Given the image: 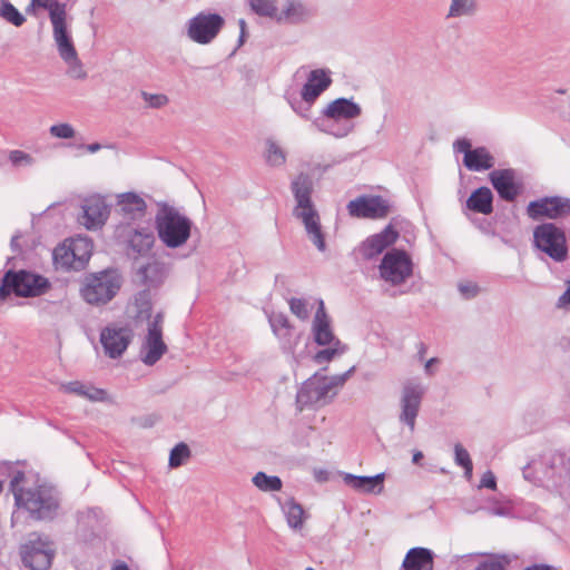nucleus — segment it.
Wrapping results in <instances>:
<instances>
[{
	"label": "nucleus",
	"mask_w": 570,
	"mask_h": 570,
	"mask_svg": "<svg viewBox=\"0 0 570 570\" xmlns=\"http://www.w3.org/2000/svg\"><path fill=\"white\" fill-rule=\"evenodd\" d=\"M94 245L90 238L77 236L63 242L53 250L56 265L66 269H82L92 255Z\"/></svg>",
	"instance_id": "0eeeda50"
},
{
	"label": "nucleus",
	"mask_w": 570,
	"mask_h": 570,
	"mask_svg": "<svg viewBox=\"0 0 570 570\" xmlns=\"http://www.w3.org/2000/svg\"><path fill=\"white\" fill-rule=\"evenodd\" d=\"M21 554L24 566L33 570H47L53 558L49 544L38 542L24 544Z\"/></svg>",
	"instance_id": "aec40b11"
},
{
	"label": "nucleus",
	"mask_w": 570,
	"mask_h": 570,
	"mask_svg": "<svg viewBox=\"0 0 570 570\" xmlns=\"http://www.w3.org/2000/svg\"><path fill=\"white\" fill-rule=\"evenodd\" d=\"M460 291L462 294L466 296H474L478 292V287L475 285L469 284V285H461Z\"/></svg>",
	"instance_id": "09e8293b"
},
{
	"label": "nucleus",
	"mask_w": 570,
	"mask_h": 570,
	"mask_svg": "<svg viewBox=\"0 0 570 570\" xmlns=\"http://www.w3.org/2000/svg\"><path fill=\"white\" fill-rule=\"evenodd\" d=\"M438 358L435 357H432L430 358L426 363H425V371L430 373L431 371V366H433V364L438 363Z\"/></svg>",
	"instance_id": "5fc2aeb1"
},
{
	"label": "nucleus",
	"mask_w": 570,
	"mask_h": 570,
	"mask_svg": "<svg viewBox=\"0 0 570 570\" xmlns=\"http://www.w3.org/2000/svg\"><path fill=\"white\" fill-rule=\"evenodd\" d=\"M150 267H151V266L149 265V266H147V267L142 268V271H141V272H142V274H144V276H145V277H147V272H148V268H150Z\"/></svg>",
	"instance_id": "052dcab7"
},
{
	"label": "nucleus",
	"mask_w": 570,
	"mask_h": 570,
	"mask_svg": "<svg viewBox=\"0 0 570 570\" xmlns=\"http://www.w3.org/2000/svg\"><path fill=\"white\" fill-rule=\"evenodd\" d=\"M289 308L294 315H296L301 320H307L309 315V311L307 307V303L302 298H291L289 299Z\"/></svg>",
	"instance_id": "79ce46f5"
},
{
	"label": "nucleus",
	"mask_w": 570,
	"mask_h": 570,
	"mask_svg": "<svg viewBox=\"0 0 570 570\" xmlns=\"http://www.w3.org/2000/svg\"><path fill=\"white\" fill-rule=\"evenodd\" d=\"M535 246L556 262H563L568 256L566 235L553 224H542L533 232Z\"/></svg>",
	"instance_id": "6e6552de"
},
{
	"label": "nucleus",
	"mask_w": 570,
	"mask_h": 570,
	"mask_svg": "<svg viewBox=\"0 0 570 570\" xmlns=\"http://www.w3.org/2000/svg\"><path fill=\"white\" fill-rule=\"evenodd\" d=\"M253 483L262 491H279L282 489V481L278 476L267 475L264 472H258L253 478Z\"/></svg>",
	"instance_id": "473e14b6"
},
{
	"label": "nucleus",
	"mask_w": 570,
	"mask_h": 570,
	"mask_svg": "<svg viewBox=\"0 0 570 570\" xmlns=\"http://www.w3.org/2000/svg\"><path fill=\"white\" fill-rule=\"evenodd\" d=\"M99 148H100V146L98 144L88 146V150L91 153L97 151Z\"/></svg>",
	"instance_id": "13d9d810"
},
{
	"label": "nucleus",
	"mask_w": 570,
	"mask_h": 570,
	"mask_svg": "<svg viewBox=\"0 0 570 570\" xmlns=\"http://www.w3.org/2000/svg\"><path fill=\"white\" fill-rule=\"evenodd\" d=\"M425 353H426V346L421 343L420 346H419V351H417L420 360L424 358Z\"/></svg>",
	"instance_id": "864d4df0"
},
{
	"label": "nucleus",
	"mask_w": 570,
	"mask_h": 570,
	"mask_svg": "<svg viewBox=\"0 0 570 570\" xmlns=\"http://www.w3.org/2000/svg\"><path fill=\"white\" fill-rule=\"evenodd\" d=\"M266 160L272 166H281L285 163L286 156L279 146H277L274 141H268Z\"/></svg>",
	"instance_id": "58836bf2"
},
{
	"label": "nucleus",
	"mask_w": 570,
	"mask_h": 570,
	"mask_svg": "<svg viewBox=\"0 0 570 570\" xmlns=\"http://www.w3.org/2000/svg\"><path fill=\"white\" fill-rule=\"evenodd\" d=\"M50 134L57 138H72L75 130L69 124H58L50 127Z\"/></svg>",
	"instance_id": "37998d69"
},
{
	"label": "nucleus",
	"mask_w": 570,
	"mask_h": 570,
	"mask_svg": "<svg viewBox=\"0 0 570 570\" xmlns=\"http://www.w3.org/2000/svg\"><path fill=\"white\" fill-rule=\"evenodd\" d=\"M120 285L118 275L105 271L88 275L82 283L80 294L90 305H104L116 296Z\"/></svg>",
	"instance_id": "39448f33"
},
{
	"label": "nucleus",
	"mask_w": 570,
	"mask_h": 570,
	"mask_svg": "<svg viewBox=\"0 0 570 570\" xmlns=\"http://www.w3.org/2000/svg\"><path fill=\"white\" fill-rule=\"evenodd\" d=\"M0 16L17 27L24 22V17L9 2L2 3Z\"/></svg>",
	"instance_id": "e433bc0d"
},
{
	"label": "nucleus",
	"mask_w": 570,
	"mask_h": 570,
	"mask_svg": "<svg viewBox=\"0 0 570 570\" xmlns=\"http://www.w3.org/2000/svg\"><path fill=\"white\" fill-rule=\"evenodd\" d=\"M525 570H556V569L548 567V566H534V567L528 568Z\"/></svg>",
	"instance_id": "6e6d98bb"
},
{
	"label": "nucleus",
	"mask_w": 570,
	"mask_h": 570,
	"mask_svg": "<svg viewBox=\"0 0 570 570\" xmlns=\"http://www.w3.org/2000/svg\"><path fill=\"white\" fill-rule=\"evenodd\" d=\"M331 345L332 346L330 348L322 350L315 354L314 361L317 364L331 362L336 355H340L345 351V346L342 345L340 341H335Z\"/></svg>",
	"instance_id": "c9c22d12"
},
{
	"label": "nucleus",
	"mask_w": 570,
	"mask_h": 570,
	"mask_svg": "<svg viewBox=\"0 0 570 570\" xmlns=\"http://www.w3.org/2000/svg\"><path fill=\"white\" fill-rule=\"evenodd\" d=\"M166 351L167 346L163 341V315L157 314L148 327L146 354L142 360L146 364L153 365L165 354Z\"/></svg>",
	"instance_id": "a211bd4d"
},
{
	"label": "nucleus",
	"mask_w": 570,
	"mask_h": 570,
	"mask_svg": "<svg viewBox=\"0 0 570 570\" xmlns=\"http://www.w3.org/2000/svg\"><path fill=\"white\" fill-rule=\"evenodd\" d=\"M250 8L259 16L274 19L279 16L274 0H250Z\"/></svg>",
	"instance_id": "72a5a7b5"
},
{
	"label": "nucleus",
	"mask_w": 570,
	"mask_h": 570,
	"mask_svg": "<svg viewBox=\"0 0 570 570\" xmlns=\"http://www.w3.org/2000/svg\"><path fill=\"white\" fill-rule=\"evenodd\" d=\"M490 180L502 199L512 202L519 195L520 186L512 169L493 170L490 174Z\"/></svg>",
	"instance_id": "412c9836"
},
{
	"label": "nucleus",
	"mask_w": 570,
	"mask_h": 570,
	"mask_svg": "<svg viewBox=\"0 0 570 570\" xmlns=\"http://www.w3.org/2000/svg\"><path fill=\"white\" fill-rule=\"evenodd\" d=\"M239 26H240L242 35H244L246 22L242 19V20H239Z\"/></svg>",
	"instance_id": "bf43d9fd"
},
{
	"label": "nucleus",
	"mask_w": 570,
	"mask_h": 570,
	"mask_svg": "<svg viewBox=\"0 0 570 570\" xmlns=\"http://www.w3.org/2000/svg\"><path fill=\"white\" fill-rule=\"evenodd\" d=\"M278 325L285 328H289V323L284 316H279L274 320L273 326L276 327Z\"/></svg>",
	"instance_id": "3c124183"
},
{
	"label": "nucleus",
	"mask_w": 570,
	"mask_h": 570,
	"mask_svg": "<svg viewBox=\"0 0 570 570\" xmlns=\"http://www.w3.org/2000/svg\"><path fill=\"white\" fill-rule=\"evenodd\" d=\"M23 480V474L19 473L11 481L17 505L28 510L37 519L50 518L58 508L52 492L43 485L20 487Z\"/></svg>",
	"instance_id": "f03ea898"
},
{
	"label": "nucleus",
	"mask_w": 570,
	"mask_h": 570,
	"mask_svg": "<svg viewBox=\"0 0 570 570\" xmlns=\"http://www.w3.org/2000/svg\"><path fill=\"white\" fill-rule=\"evenodd\" d=\"M117 235L138 254H145L154 245L155 237L150 228H132L130 226H118Z\"/></svg>",
	"instance_id": "6ab92c4d"
},
{
	"label": "nucleus",
	"mask_w": 570,
	"mask_h": 570,
	"mask_svg": "<svg viewBox=\"0 0 570 570\" xmlns=\"http://www.w3.org/2000/svg\"><path fill=\"white\" fill-rule=\"evenodd\" d=\"M33 6H38L49 10L50 20L52 21V12L60 9L63 13L66 12V4L55 2L53 0H32Z\"/></svg>",
	"instance_id": "a18cd8bd"
},
{
	"label": "nucleus",
	"mask_w": 570,
	"mask_h": 570,
	"mask_svg": "<svg viewBox=\"0 0 570 570\" xmlns=\"http://www.w3.org/2000/svg\"><path fill=\"white\" fill-rule=\"evenodd\" d=\"M379 269L385 282L400 285L412 275V261L406 252L392 249L384 255Z\"/></svg>",
	"instance_id": "1a4fd4ad"
},
{
	"label": "nucleus",
	"mask_w": 570,
	"mask_h": 570,
	"mask_svg": "<svg viewBox=\"0 0 570 570\" xmlns=\"http://www.w3.org/2000/svg\"><path fill=\"white\" fill-rule=\"evenodd\" d=\"M109 215L110 208L106 199L99 195H91L83 202L80 223L87 229H99L106 224Z\"/></svg>",
	"instance_id": "f3484780"
},
{
	"label": "nucleus",
	"mask_w": 570,
	"mask_h": 570,
	"mask_svg": "<svg viewBox=\"0 0 570 570\" xmlns=\"http://www.w3.org/2000/svg\"><path fill=\"white\" fill-rule=\"evenodd\" d=\"M156 223L158 236L167 247H179L190 236L191 222L174 208L164 209Z\"/></svg>",
	"instance_id": "20e7f679"
},
{
	"label": "nucleus",
	"mask_w": 570,
	"mask_h": 570,
	"mask_svg": "<svg viewBox=\"0 0 570 570\" xmlns=\"http://www.w3.org/2000/svg\"><path fill=\"white\" fill-rule=\"evenodd\" d=\"M473 10H474V1L473 0H452L449 16L458 17V16L469 14Z\"/></svg>",
	"instance_id": "a19ab883"
},
{
	"label": "nucleus",
	"mask_w": 570,
	"mask_h": 570,
	"mask_svg": "<svg viewBox=\"0 0 570 570\" xmlns=\"http://www.w3.org/2000/svg\"><path fill=\"white\" fill-rule=\"evenodd\" d=\"M360 114L361 108L356 104L344 98L332 101L325 110L326 117L332 119H353L360 116Z\"/></svg>",
	"instance_id": "cd10ccee"
},
{
	"label": "nucleus",
	"mask_w": 570,
	"mask_h": 570,
	"mask_svg": "<svg viewBox=\"0 0 570 570\" xmlns=\"http://www.w3.org/2000/svg\"><path fill=\"white\" fill-rule=\"evenodd\" d=\"M111 570H130L124 561H117Z\"/></svg>",
	"instance_id": "603ef678"
},
{
	"label": "nucleus",
	"mask_w": 570,
	"mask_h": 570,
	"mask_svg": "<svg viewBox=\"0 0 570 570\" xmlns=\"http://www.w3.org/2000/svg\"><path fill=\"white\" fill-rule=\"evenodd\" d=\"M292 190L296 199L295 215L302 219L312 242L320 250L325 249V240L321 230L318 215L312 204V180L305 174H299L292 183Z\"/></svg>",
	"instance_id": "f257e3e1"
},
{
	"label": "nucleus",
	"mask_w": 570,
	"mask_h": 570,
	"mask_svg": "<svg viewBox=\"0 0 570 570\" xmlns=\"http://www.w3.org/2000/svg\"><path fill=\"white\" fill-rule=\"evenodd\" d=\"M570 304V282L567 291L560 296L559 298V305L560 306H567Z\"/></svg>",
	"instance_id": "8fccbe9b"
},
{
	"label": "nucleus",
	"mask_w": 570,
	"mask_h": 570,
	"mask_svg": "<svg viewBox=\"0 0 570 570\" xmlns=\"http://www.w3.org/2000/svg\"><path fill=\"white\" fill-rule=\"evenodd\" d=\"M9 159L13 166H28L32 164L31 156L22 150H11Z\"/></svg>",
	"instance_id": "c03bdc74"
},
{
	"label": "nucleus",
	"mask_w": 570,
	"mask_h": 570,
	"mask_svg": "<svg viewBox=\"0 0 570 570\" xmlns=\"http://www.w3.org/2000/svg\"><path fill=\"white\" fill-rule=\"evenodd\" d=\"M224 24V19L215 13H200L193 18L188 27V36L195 42L208 43L219 32Z\"/></svg>",
	"instance_id": "ddd939ff"
},
{
	"label": "nucleus",
	"mask_w": 570,
	"mask_h": 570,
	"mask_svg": "<svg viewBox=\"0 0 570 570\" xmlns=\"http://www.w3.org/2000/svg\"><path fill=\"white\" fill-rule=\"evenodd\" d=\"M190 455V451L185 443L177 444L170 452L169 465L171 468H178L187 460Z\"/></svg>",
	"instance_id": "ea45409f"
},
{
	"label": "nucleus",
	"mask_w": 570,
	"mask_h": 570,
	"mask_svg": "<svg viewBox=\"0 0 570 570\" xmlns=\"http://www.w3.org/2000/svg\"><path fill=\"white\" fill-rule=\"evenodd\" d=\"M453 147L455 151L464 154L463 165L469 170L482 171L494 166V158L485 147L472 149L470 140L465 138L458 139Z\"/></svg>",
	"instance_id": "2eb2a0df"
},
{
	"label": "nucleus",
	"mask_w": 570,
	"mask_h": 570,
	"mask_svg": "<svg viewBox=\"0 0 570 570\" xmlns=\"http://www.w3.org/2000/svg\"><path fill=\"white\" fill-rule=\"evenodd\" d=\"M352 370L341 375L334 376H318L314 375L307 380L302 389L298 391L296 401L303 410L304 406L316 404L330 394H336L346 382Z\"/></svg>",
	"instance_id": "423d86ee"
},
{
	"label": "nucleus",
	"mask_w": 570,
	"mask_h": 570,
	"mask_svg": "<svg viewBox=\"0 0 570 570\" xmlns=\"http://www.w3.org/2000/svg\"><path fill=\"white\" fill-rule=\"evenodd\" d=\"M62 392L68 394H76L89 401H102L106 397V392L94 386H88L79 381L69 382L61 386Z\"/></svg>",
	"instance_id": "c756f323"
},
{
	"label": "nucleus",
	"mask_w": 570,
	"mask_h": 570,
	"mask_svg": "<svg viewBox=\"0 0 570 570\" xmlns=\"http://www.w3.org/2000/svg\"><path fill=\"white\" fill-rule=\"evenodd\" d=\"M527 214L537 220L540 218L557 219L570 214V202L560 197H546L529 203Z\"/></svg>",
	"instance_id": "4468645a"
},
{
	"label": "nucleus",
	"mask_w": 570,
	"mask_h": 570,
	"mask_svg": "<svg viewBox=\"0 0 570 570\" xmlns=\"http://www.w3.org/2000/svg\"><path fill=\"white\" fill-rule=\"evenodd\" d=\"M286 520L291 528L297 530L302 529L305 520L304 509L296 502L289 501L286 503Z\"/></svg>",
	"instance_id": "2f4dec72"
},
{
	"label": "nucleus",
	"mask_w": 570,
	"mask_h": 570,
	"mask_svg": "<svg viewBox=\"0 0 570 570\" xmlns=\"http://www.w3.org/2000/svg\"><path fill=\"white\" fill-rule=\"evenodd\" d=\"M422 458H423L422 452L417 451V452H415V453L413 454V462H414V463H419V462L422 460Z\"/></svg>",
	"instance_id": "4d7b16f0"
},
{
	"label": "nucleus",
	"mask_w": 570,
	"mask_h": 570,
	"mask_svg": "<svg viewBox=\"0 0 570 570\" xmlns=\"http://www.w3.org/2000/svg\"><path fill=\"white\" fill-rule=\"evenodd\" d=\"M481 487L491 489V490H495L497 481H495V476L493 475L492 472L488 471L483 474V476L481 479Z\"/></svg>",
	"instance_id": "de8ad7c7"
},
{
	"label": "nucleus",
	"mask_w": 570,
	"mask_h": 570,
	"mask_svg": "<svg viewBox=\"0 0 570 570\" xmlns=\"http://www.w3.org/2000/svg\"><path fill=\"white\" fill-rule=\"evenodd\" d=\"M142 96H144L145 101L148 102V105L154 108L163 107V106L167 105V102H168L167 96L161 95V94L149 95V94L144 92Z\"/></svg>",
	"instance_id": "49530a36"
},
{
	"label": "nucleus",
	"mask_w": 570,
	"mask_h": 570,
	"mask_svg": "<svg viewBox=\"0 0 570 570\" xmlns=\"http://www.w3.org/2000/svg\"><path fill=\"white\" fill-rule=\"evenodd\" d=\"M332 80L323 69L311 71L307 82L302 89V98L306 102H314L315 99L331 85Z\"/></svg>",
	"instance_id": "5701e85b"
},
{
	"label": "nucleus",
	"mask_w": 570,
	"mask_h": 570,
	"mask_svg": "<svg viewBox=\"0 0 570 570\" xmlns=\"http://www.w3.org/2000/svg\"><path fill=\"white\" fill-rule=\"evenodd\" d=\"M313 333L318 345H330L336 341L330 327V321L322 299L318 302V308L315 313Z\"/></svg>",
	"instance_id": "b1692460"
},
{
	"label": "nucleus",
	"mask_w": 570,
	"mask_h": 570,
	"mask_svg": "<svg viewBox=\"0 0 570 570\" xmlns=\"http://www.w3.org/2000/svg\"><path fill=\"white\" fill-rule=\"evenodd\" d=\"M403 570H433V556L429 549L412 548L407 551L403 563Z\"/></svg>",
	"instance_id": "bb28decb"
},
{
	"label": "nucleus",
	"mask_w": 570,
	"mask_h": 570,
	"mask_svg": "<svg viewBox=\"0 0 570 570\" xmlns=\"http://www.w3.org/2000/svg\"><path fill=\"white\" fill-rule=\"evenodd\" d=\"M423 391L416 385H406L402 394L401 420L405 422L410 430L415 428V419L420 409Z\"/></svg>",
	"instance_id": "4be33fe9"
},
{
	"label": "nucleus",
	"mask_w": 570,
	"mask_h": 570,
	"mask_svg": "<svg viewBox=\"0 0 570 570\" xmlns=\"http://www.w3.org/2000/svg\"><path fill=\"white\" fill-rule=\"evenodd\" d=\"M508 564V560L503 556H489L482 560L475 570H504Z\"/></svg>",
	"instance_id": "4c0bfd02"
},
{
	"label": "nucleus",
	"mask_w": 570,
	"mask_h": 570,
	"mask_svg": "<svg viewBox=\"0 0 570 570\" xmlns=\"http://www.w3.org/2000/svg\"><path fill=\"white\" fill-rule=\"evenodd\" d=\"M118 210L124 218L137 219L145 215V200L134 193H126L118 198Z\"/></svg>",
	"instance_id": "393cba45"
},
{
	"label": "nucleus",
	"mask_w": 570,
	"mask_h": 570,
	"mask_svg": "<svg viewBox=\"0 0 570 570\" xmlns=\"http://www.w3.org/2000/svg\"><path fill=\"white\" fill-rule=\"evenodd\" d=\"M350 216L365 219H382L390 213V205L382 196L363 195L351 200L347 206Z\"/></svg>",
	"instance_id": "9d476101"
},
{
	"label": "nucleus",
	"mask_w": 570,
	"mask_h": 570,
	"mask_svg": "<svg viewBox=\"0 0 570 570\" xmlns=\"http://www.w3.org/2000/svg\"><path fill=\"white\" fill-rule=\"evenodd\" d=\"M52 12L53 38L60 57L69 65L78 63V56L75 46L67 32V13L60 9Z\"/></svg>",
	"instance_id": "dca6fc26"
},
{
	"label": "nucleus",
	"mask_w": 570,
	"mask_h": 570,
	"mask_svg": "<svg viewBox=\"0 0 570 570\" xmlns=\"http://www.w3.org/2000/svg\"><path fill=\"white\" fill-rule=\"evenodd\" d=\"M384 479L385 474L379 473L374 476H357L347 474L344 480L350 487L360 492L381 493L384 489Z\"/></svg>",
	"instance_id": "a878e982"
},
{
	"label": "nucleus",
	"mask_w": 570,
	"mask_h": 570,
	"mask_svg": "<svg viewBox=\"0 0 570 570\" xmlns=\"http://www.w3.org/2000/svg\"><path fill=\"white\" fill-rule=\"evenodd\" d=\"M132 331L128 326L110 324L100 333V343L105 354L111 358L119 357L129 346L132 340Z\"/></svg>",
	"instance_id": "9b49d317"
},
{
	"label": "nucleus",
	"mask_w": 570,
	"mask_h": 570,
	"mask_svg": "<svg viewBox=\"0 0 570 570\" xmlns=\"http://www.w3.org/2000/svg\"><path fill=\"white\" fill-rule=\"evenodd\" d=\"M454 460L455 463L464 469L465 476H472L473 464L469 452L460 444L454 445Z\"/></svg>",
	"instance_id": "f704fd0d"
},
{
	"label": "nucleus",
	"mask_w": 570,
	"mask_h": 570,
	"mask_svg": "<svg viewBox=\"0 0 570 570\" xmlns=\"http://www.w3.org/2000/svg\"><path fill=\"white\" fill-rule=\"evenodd\" d=\"M308 10L305 6L299 1H289L286 6V9L276 17L277 21H291L298 22L303 20L307 14Z\"/></svg>",
	"instance_id": "7c9ffc66"
},
{
	"label": "nucleus",
	"mask_w": 570,
	"mask_h": 570,
	"mask_svg": "<svg viewBox=\"0 0 570 570\" xmlns=\"http://www.w3.org/2000/svg\"><path fill=\"white\" fill-rule=\"evenodd\" d=\"M399 232L392 224H389L382 232L368 236L364 239L356 252L365 261L373 259L382 254L387 247L396 243Z\"/></svg>",
	"instance_id": "f8f14e48"
},
{
	"label": "nucleus",
	"mask_w": 570,
	"mask_h": 570,
	"mask_svg": "<svg viewBox=\"0 0 570 570\" xmlns=\"http://www.w3.org/2000/svg\"><path fill=\"white\" fill-rule=\"evenodd\" d=\"M50 289L48 278L30 271H8L0 285V301H4L11 293L19 297H36Z\"/></svg>",
	"instance_id": "7ed1b4c3"
},
{
	"label": "nucleus",
	"mask_w": 570,
	"mask_h": 570,
	"mask_svg": "<svg viewBox=\"0 0 570 570\" xmlns=\"http://www.w3.org/2000/svg\"><path fill=\"white\" fill-rule=\"evenodd\" d=\"M493 196L488 187H480L474 190L466 200V207L475 213L489 215L492 213Z\"/></svg>",
	"instance_id": "c85d7f7f"
}]
</instances>
